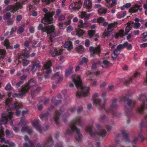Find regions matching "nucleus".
<instances>
[{"instance_id": "f257e3e1", "label": "nucleus", "mask_w": 147, "mask_h": 147, "mask_svg": "<svg viewBox=\"0 0 147 147\" xmlns=\"http://www.w3.org/2000/svg\"><path fill=\"white\" fill-rule=\"evenodd\" d=\"M72 78L78 88H80L81 90L80 91H77L76 95L77 97H82L88 96L89 93V87L82 85L80 76L78 75H74L72 76Z\"/></svg>"}, {"instance_id": "f03ea898", "label": "nucleus", "mask_w": 147, "mask_h": 147, "mask_svg": "<svg viewBox=\"0 0 147 147\" xmlns=\"http://www.w3.org/2000/svg\"><path fill=\"white\" fill-rule=\"evenodd\" d=\"M77 124L79 125H82V123L80 120V117H78L73 120V123H71L70 127V129H68L67 131V133L68 134H71L72 132H75L76 135L75 136V139L78 142L80 141L82 138V136L80 134V130L76 126Z\"/></svg>"}, {"instance_id": "7ed1b4c3", "label": "nucleus", "mask_w": 147, "mask_h": 147, "mask_svg": "<svg viewBox=\"0 0 147 147\" xmlns=\"http://www.w3.org/2000/svg\"><path fill=\"white\" fill-rule=\"evenodd\" d=\"M36 84V82L33 79H31L28 83L23 86L20 93L19 94H15L12 96L13 97H21L28 92L30 87L35 85Z\"/></svg>"}, {"instance_id": "20e7f679", "label": "nucleus", "mask_w": 147, "mask_h": 147, "mask_svg": "<svg viewBox=\"0 0 147 147\" xmlns=\"http://www.w3.org/2000/svg\"><path fill=\"white\" fill-rule=\"evenodd\" d=\"M13 114L12 112L7 111L6 114H3L2 115L1 119L0 118V138L4 135L3 131L1 124H5L7 123L8 120H11Z\"/></svg>"}, {"instance_id": "39448f33", "label": "nucleus", "mask_w": 147, "mask_h": 147, "mask_svg": "<svg viewBox=\"0 0 147 147\" xmlns=\"http://www.w3.org/2000/svg\"><path fill=\"white\" fill-rule=\"evenodd\" d=\"M27 0H24L21 2H18L15 3L14 5H9L3 10V12H5L7 11H11V12L14 13L17 10L22 8V5L24 3L26 2Z\"/></svg>"}, {"instance_id": "423d86ee", "label": "nucleus", "mask_w": 147, "mask_h": 147, "mask_svg": "<svg viewBox=\"0 0 147 147\" xmlns=\"http://www.w3.org/2000/svg\"><path fill=\"white\" fill-rule=\"evenodd\" d=\"M139 99L142 101V104L141 106L137 109V111L139 113H142L144 110L147 109V98L146 94H142L139 97Z\"/></svg>"}, {"instance_id": "0eeeda50", "label": "nucleus", "mask_w": 147, "mask_h": 147, "mask_svg": "<svg viewBox=\"0 0 147 147\" xmlns=\"http://www.w3.org/2000/svg\"><path fill=\"white\" fill-rule=\"evenodd\" d=\"M54 14L53 12H49L45 14V17L42 20V22L44 24H48L51 23L53 21V16Z\"/></svg>"}, {"instance_id": "6e6552de", "label": "nucleus", "mask_w": 147, "mask_h": 147, "mask_svg": "<svg viewBox=\"0 0 147 147\" xmlns=\"http://www.w3.org/2000/svg\"><path fill=\"white\" fill-rule=\"evenodd\" d=\"M86 131L87 133H88L92 136H94L96 135H99L102 137L105 136L106 135V132L105 130H100L99 132L96 134L93 133L92 130V126L89 125L88 126L86 129Z\"/></svg>"}, {"instance_id": "1a4fd4ad", "label": "nucleus", "mask_w": 147, "mask_h": 147, "mask_svg": "<svg viewBox=\"0 0 147 147\" xmlns=\"http://www.w3.org/2000/svg\"><path fill=\"white\" fill-rule=\"evenodd\" d=\"M117 25V23L114 22L113 23L109 24L108 25L107 30H105L103 33V36L104 37L108 35L110 32H112L114 30V28Z\"/></svg>"}, {"instance_id": "9d476101", "label": "nucleus", "mask_w": 147, "mask_h": 147, "mask_svg": "<svg viewBox=\"0 0 147 147\" xmlns=\"http://www.w3.org/2000/svg\"><path fill=\"white\" fill-rule=\"evenodd\" d=\"M82 2L80 1L71 3L69 6V9L71 11L79 10L82 6Z\"/></svg>"}, {"instance_id": "9b49d317", "label": "nucleus", "mask_w": 147, "mask_h": 147, "mask_svg": "<svg viewBox=\"0 0 147 147\" xmlns=\"http://www.w3.org/2000/svg\"><path fill=\"white\" fill-rule=\"evenodd\" d=\"M52 65V63L50 60L48 61L44 65L42 70L45 74H48L51 73V70L50 67Z\"/></svg>"}, {"instance_id": "f8f14e48", "label": "nucleus", "mask_w": 147, "mask_h": 147, "mask_svg": "<svg viewBox=\"0 0 147 147\" xmlns=\"http://www.w3.org/2000/svg\"><path fill=\"white\" fill-rule=\"evenodd\" d=\"M89 50L90 51L92 52V53L90 54V56L93 57H94L95 55L100 53L101 51L100 45H98V46L95 47H90L89 48Z\"/></svg>"}, {"instance_id": "ddd939ff", "label": "nucleus", "mask_w": 147, "mask_h": 147, "mask_svg": "<svg viewBox=\"0 0 147 147\" xmlns=\"http://www.w3.org/2000/svg\"><path fill=\"white\" fill-rule=\"evenodd\" d=\"M55 29V27L53 25L47 26L45 27L44 31H45V32H46L47 34H49L54 32Z\"/></svg>"}, {"instance_id": "4468645a", "label": "nucleus", "mask_w": 147, "mask_h": 147, "mask_svg": "<svg viewBox=\"0 0 147 147\" xmlns=\"http://www.w3.org/2000/svg\"><path fill=\"white\" fill-rule=\"evenodd\" d=\"M63 49H60L59 51L56 49H53L50 50V53L53 57H54L60 55Z\"/></svg>"}, {"instance_id": "2eb2a0df", "label": "nucleus", "mask_w": 147, "mask_h": 147, "mask_svg": "<svg viewBox=\"0 0 147 147\" xmlns=\"http://www.w3.org/2000/svg\"><path fill=\"white\" fill-rule=\"evenodd\" d=\"M139 9L140 11H141L142 10V8H141V7L137 4L135 5L134 7L131 8L129 11L130 12L135 13L138 11Z\"/></svg>"}, {"instance_id": "dca6fc26", "label": "nucleus", "mask_w": 147, "mask_h": 147, "mask_svg": "<svg viewBox=\"0 0 147 147\" xmlns=\"http://www.w3.org/2000/svg\"><path fill=\"white\" fill-rule=\"evenodd\" d=\"M63 113L64 112H62L61 113H59H59L57 111H55V115L54 116V119L57 124H58V120L60 117L63 116Z\"/></svg>"}, {"instance_id": "f3484780", "label": "nucleus", "mask_w": 147, "mask_h": 147, "mask_svg": "<svg viewBox=\"0 0 147 147\" xmlns=\"http://www.w3.org/2000/svg\"><path fill=\"white\" fill-rule=\"evenodd\" d=\"M128 42H126L123 44L119 45L117 46V48L115 50H116V51H121L124 48H126V47L128 45Z\"/></svg>"}, {"instance_id": "a211bd4d", "label": "nucleus", "mask_w": 147, "mask_h": 147, "mask_svg": "<svg viewBox=\"0 0 147 147\" xmlns=\"http://www.w3.org/2000/svg\"><path fill=\"white\" fill-rule=\"evenodd\" d=\"M24 140L25 141H27L29 143L28 144L25 143L24 144V147H30L31 146H32L33 144L32 141H30L28 137L26 136L24 137Z\"/></svg>"}, {"instance_id": "6ab92c4d", "label": "nucleus", "mask_w": 147, "mask_h": 147, "mask_svg": "<svg viewBox=\"0 0 147 147\" xmlns=\"http://www.w3.org/2000/svg\"><path fill=\"white\" fill-rule=\"evenodd\" d=\"M84 6L87 9H90L92 6V2L91 0H85Z\"/></svg>"}, {"instance_id": "aec40b11", "label": "nucleus", "mask_w": 147, "mask_h": 147, "mask_svg": "<svg viewBox=\"0 0 147 147\" xmlns=\"http://www.w3.org/2000/svg\"><path fill=\"white\" fill-rule=\"evenodd\" d=\"M80 15L81 18H84L85 20H88L90 15L89 13L86 14L85 12L82 11L81 12Z\"/></svg>"}, {"instance_id": "412c9836", "label": "nucleus", "mask_w": 147, "mask_h": 147, "mask_svg": "<svg viewBox=\"0 0 147 147\" xmlns=\"http://www.w3.org/2000/svg\"><path fill=\"white\" fill-rule=\"evenodd\" d=\"M64 46L65 48H67L68 50H71L73 48L72 43L71 41H68L65 42Z\"/></svg>"}, {"instance_id": "4be33fe9", "label": "nucleus", "mask_w": 147, "mask_h": 147, "mask_svg": "<svg viewBox=\"0 0 147 147\" xmlns=\"http://www.w3.org/2000/svg\"><path fill=\"white\" fill-rule=\"evenodd\" d=\"M39 120H37L32 123L33 127H35L36 129L40 133L41 132V127L39 125Z\"/></svg>"}, {"instance_id": "5701e85b", "label": "nucleus", "mask_w": 147, "mask_h": 147, "mask_svg": "<svg viewBox=\"0 0 147 147\" xmlns=\"http://www.w3.org/2000/svg\"><path fill=\"white\" fill-rule=\"evenodd\" d=\"M4 46L6 47V49H13V47L12 46H10V43L9 40L7 39H5L3 43Z\"/></svg>"}, {"instance_id": "b1692460", "label": "nucleus", "mask_w": 147, "mask_h": 147, "mask_svg": "<svg viewBox=\"0 0 147 147\" xmlns=\"http://www.w3.org/2000/svg\"><path fill=\"white\" fill-rule=\"evenodd\" d=\"M53 80H58V82H59L62 80V78L61 75H59V72H57L53 76L52 78Z\"/></svg>"}, {"instance_id": "393cba45", "label": "nucleus", "mask_w": 147, "mask_h": 147, "mask_svg": "<svg viewBox=\"0 0 147 147\" xmlns=\"http://www.w3.org/2000/svg\"><path fill=\"white\" fill-rule=\"evenodd\" d=\"M88 25L87 23H83V21L82 20H80L79 22L78 26L80 28H85L88 26Z\"/></svg>"}, {"instance_id": "a878e982", "label": "nucleus", "mask_w": 147, "mask_h": 147, "mask_svg": "<svg viewBox=\"0 0 147 147\" xmlns=\"http://www.w3.org/2000/svg\"><path fill=\"white\" fill-rule=\"evenodd\" d=\"M135 102L134 100L129 99L127 100V105L128 107L130 108L131 109H132L133 107H134ZM130 109V108H129Z\"/></svg>"}, {"instance_id": "bb28decb", "label": "nucleus", "mask_w": 147, "mask_h": 147, "mask_svg": "<svg viewBox=\"0 0 147 147\" xmlns=\"http://www.w3.org/2000/svg\"><path fill=\"white\" fill-rule=\"evenodd\" d=\"M140 74L138 72H136L134 74L133 77H132L130 78L129 79L126 81V83L127 84H129L131 82L134 78H136L137 77L139 76L140 75Z\"/></svg>"}, {"instance_id": "cd10ccee", "label": "nucleus", "mask_w": 147, "mask_h": 147, "mask_svg": "<svg viewBox=\"0 0 147 147\" xmlns=\"http://www.w3.org/2000/svg\"><path fill=\"white\" fill-rule=\"evenodd\" d=\"M77 52L80 53H82L84 52V50L82 46L80 45L76 48Z\"/></svg>"}, {"instance_id": "c85d7f7f", "label": "nucleus", "mask_w": 147, "mask_h": 147, "mask_svg": "<svg viewBox=\"0 0 147 147\" xmlns=\"http://www.w3.org/2000/svg\"><path fill=\"white\" fill-rule=\"evenodd\" d=\"M107 9H105L103 7H102L99 8L98 10V13L100 15L103 14H105L107 11Z\"/></svg>"}, {"instance_id": "c756f323", "label": "nucleus", "mask_w": 147, "mask_h": 147, "mask_svg": "<svg viewBox=\"0 0 147 147\" xmlns=\"http://www.w3.org/2000/svg\"><path fill=\"white\" fill-rule=\"evenodd\" d=\"M73 67L72 66H70L66 70L65 72L66 76H68L72 73Z\"/></svg>"}, {"instance_id": "7c9ffc66", "label": "nucleus", "mask_w": 147, "mask_h": 147, "mask_svg": "<svg viewBox=\"0 0 147 147\" xmlns=\"http://www.w3.org/2000/svg\"><path fill=\"white\" fill-rule=\"evenodd\" d=\"M31 63L32 65L36 68H39L40 67V63L38 61H33Z\"/></svg>"}, {"instance_id": "2f4dec72", "label": "nucleus", "mask_w": 147, "mask_h": 147, "mask_svg": "<svg viewBox=\"0 0 147 147\" xmlns=\"http://www.w3.org/2000/svg\"><path fill=\"white\" fill-rule=\"evenodd\" d=\"M11 100L10 98H7L6 100L5 104L6 106H7L9 109H11L12 108V107L11 104Z\"/></svg>"}, {"instance_id": "473e14b6", "label": "nucleus", "mask_w": 147, "mask_h": 147, "mask_svg": "<svg viewBox=\"0 0 147 147\" xmlns=\"http://www.w3.org/2000/svg\"><path fill=\"white\" fill-rule=\"evenodd\" d=\"M22 56L24 57L28 58L30 57L29 53L28 51H27L26 49H25L22 52Z\"/></svg>"}, {"instance_id": "72a5a7b5", "label": "nucleus", "mask_w": 147, "mask_h": 147, "mask_svg": "<svg viewBox=\"0 0 147 147\" xmlns=\"http://www.w3.org/2000/svg\"><path fill=\"white\" fill-rule=\"evenodd\" d=\"M124 36V30H120L119 32L117 33L115 35V38H117L119 37H123Z\"/></svg>"}, {"instance_id": "f704fd0d", "label": "nucleus", "mask_w": 147, "mask_h": 147, "mask_svg": "<svg viewBox=\"0 0 147 147\" xmlns=\"http://www.w3.org/2000/svg\"><path fill=\"white\" fill-rule=\"evenodd\" d=\"M76 34L79 36H82L85 33V32L83 30L81 29H76Z\"/></svg>"}, {"instance_id": "c9c22d12", "label": "nucleus", "mask_w": 147, "mask_h": 147, "mask_svg": "<svg viewBox=\"0 0 147 147\" xmlns=\"http://www.w3.org/2000/svg\"><path fill=\"white\" fill-rule=\"evenodd\" d=\"M140 38L143 41L147 40V32H145L141 34Z\"/></svg>"}, {"instance_id": "e433bc0d", "label": "nucleus", "mask_w": 147, "mask_h": 147, "mask_svg": "<svg viewBox=\"0 0 147 147\" xmlns=\"http://www.w3.org/2000/svg\"><path fill=\"white\" fill-rule=\"evenodd\" d=\"M6 51L4 49H0V59H3L5 56Z\"/></svg>"}, {"instance_id": "4c0bfd02", "label": "nucleus", "mask_w": 147, "mask_h": 147, "mask_svg": "<svg viewBox=\"0 0 147 147\" xmlns=\"http://www.w3.org/2000/svg\"><path fill=\"white\" fill-rule=\"evenodd\" d=\"M22 106V104L19 102H16L14 103V108L16 109H18L21 108Z\"/></svg>"}, {"instance_id": "58836bf2", "label": "nucleus", "mask_w": 147, "mask_h": 147, "mask_svg": "<svg viewBox=\"0 0 147 147\" xmlns=\"http://www.w3.org/2000/svg\"><path fill=\"white\" fill-rule=\"evenodd\" d=\"M118 52L116 50H115L113 53L112 54V57L113 59H116L117 57Z\"/></svg>"}, {"instance_id": "ea45409f", "label": "nucleus", "mask_w": 147, "mask_h": 147, "mask_svg": "<svg viewBox=\"0 0 147 147\" xmlns=\"http://www.w3.org/2000/svg\"><path fill=\"white\" fill-rule=\"evenodd\" d=\"M98 64H100V61H98L97 62H93L92 64V69H96L97 68Z\"/></svg>"}, {"instance_id": "a19ab883", "label": "nucleus", "mask_w": 147, "mask_h": 147, "mask_svg": "<svg viewBox=\"0 0 147 147\" xmlns=\"http://www.w3.org/2000/svg\"><path fill=\"white\" fill-rule=\"evenodd\" d=\"M103 64L104 65L102 66L103 67H105L106 68L108 67L110 64L109 62L106 60H104L103 61Z\"/></svg>"}, {"instance_id": "79ce46f5", "label": "nucleus", "mask_w": 147, "mask_h": 147, "mask_svg": "<svg viewBox=\"0 0 147 147\" xmlns=\"http://www.w3.org/2000/svg\"><path fill=\"white\" fill-rule=\"evenodd\" d=\"M93 102L94 104L100 105L102 104L100 100L98 98L94 99H93Z\"/></svg>"}, {"instance_id": "37998d69", "label": "nucleus", "mask_w": 147, "mask_h": 147, "mask_svg": "<svg viewBox=\"0 0 147 147\" xmlns=\"http://www.w3.org/2000/svg\"><path fill=\"white\" fill-rule=\"evenodd\" d=\"M50 34L51 37L49 38V41L52 42L53 41L52 38L55 37L56 36V34L55 32H54L51 34Z\"/></svg>"}, {"instance_id": "c03bdc74", "label": "nucleus", "mask_w": 147, "mask_h": 147, "mask_svg": "<svg viewBox=\"0 0 147 147\" xmlns=\"http://www.w3.org/2000/svg\"><path fill=\"white\" fill-rule=\"evenodd\" d=\"M127 24V26L126 27L125 30V33L126 34H127L131 29L130 23H128Z\"/></svg>"}, {"instance_id": "a18cd8bd", "label": "nucleus", "mask_w": 147, "mask_h": 147, "mask_svg": "<svg viewBox=\"0 0 147 147\" xmlns=\"http://www.w3.org/2000/svg\"><path fill=\"white\" fill-rule=\"evenodd\" d=\"M106 3L105 4V6L108 8L112 7V5L111 3V0H105Z\"/></svg>"}, {"instance_id": "49530a36", "label": "nucleus", "mask_w": 147, "mask_h": 147, "mask_svg": "<svg viewBox=\"0 0 147 147\" xmlns=\"http://www.w3.org/2000/svg\"><path fill=\"white\" fill-rule=\"evenodd\" d=\"M24 30V26H21L19 27L18 30L17 31V33L19 34H21L23 32Z\"/></svg>"}, {"instance_id": "de8ad7c7", "label": "nucleus", "mask_w": 147, "mask_h": 147, "mask_svg": "<svg viewBox=\"0 0 147 147\" xmlns=\"http://www.w3.org/2000/svg\"><path fill=\"white\" fill-rule=\"evenodd\" d=\"M11 14L10 13H7L3 16V19L5 20L9 19L11 17Z\"/></svg>"}, {"instance_id": "09e8293b", "label": "nucleus", "mask_w": 147, "mask_h": 147, "mask_svg": "<svg viewBox=\"0 0 147 147\" xmlns=\"http://www.w3.org/2000/svg\"><path fill=\"white\" fill-rule=\"evenodd\" d=\"M52 144V142L51 138H50L49 140H47L45 144V146L48 147V146H50Z\"/></svg>"}, {"instance_id": "8fccbe9b", "label": "nucleus", "mask_w": 147, "mask_h": 147, "mask_svg": "<svg viewBox=\"0 0 147 147\" xmlns=\"http://www.w3.org/2000/svg\"><path fill=\"white\" fill-rule=\"evenodd\" d=\"M43 73L42 71L41 72H39L37 73V75L38 77V80L40 81H41L42 80V75Z\"/></svg>"}, {"instance_id": "3c124183", "label": "nucleus", "mask_w": 147, "mask_h": 147, "mask_svg": "<svg viewBox=\"0 0 147 147\" xmlns=\"http://www.w3.org/2000/svg\"><path fill=\"white\" fill-rule=\"evenodd\" d=\"M88 61V59L86 58L83 57L82 58V61L80 62L79 64L80 65L84 63H86Z\"/></svg>"}, {"instance_id": "603ef678", "label": "nucleus", "mask_w": 147, "mask_h": 147, "mask_svg": "<svg viewBox=\"0 0 147 147\" xmlns=\"http://www.w3.org/2000/svg\"><path fill=\"white\" fill-rule=\"evenodd\" d=\"M95 33V31L93 30H91L89 31L88 35L90 38L92 37Z\"/></svg>"}, {"instance_id": "864d4df0", "label": "nucleus", "mask_w": 147, "mask_h": 147, "mask_svg": "<svg viewBox=\"0 0 147 147\" xmlns=\"http://www.w3.org/2000/svg\"><path fill=\"white\" fill-rule=\"evenodd\" d=\"M105 19L103 17H99L97 19V22L98 23H102L104 21Z\"/></svg>"}, {"instance_id": "5fc2aeb1", "label": "nucleus", "mask_w": 147, "mask_h": 147, "mask_svg": "<svg viewBox=\"0 0 147 147\" xmlns=\"http://www.w3.org/2000/svg\"><path fill=\"white\" fill-rule=\"evenodd\" d=\"M5 89L6 90H9L12 89L11 85L10 84H7L5 87Z\"/></svg>"}, {"instance_id": "6e6d98bb", "label": "nucleus", "mask_w": 147, "mask_h": 147, "mask_svg": "<svg viewBox=\"0 0 147 147\" xmlns=\"http://www.w3.org/2000/svg\"><path fill=\"white\" fill-rule=\"evenodd\" d=\"M45 28L44 27H43V25L42 24H39L38 27V30H41L43 32H45V31H44V29Z\"/></svg>"}, {"instance_id": "4d7b16f0", "label": "nucleus", "mask_w": 147, "mask_h": 147, "mask_svg": "<svg viewBox=\"0 0 147 147\" xmlns=\"http://www.w3.org/2000/svg\"><path fill=\"white\" fill-rule=\"evenodd\" d=\"M73 28L72 26H69L67 27V30L68 32H70L73 31Z\"/></svg>"}, {"instance_id": "13d9d810", "label": "nucleus", "mask_w": 147, "mask_h": 147, "mask_svg": "<svg viewBox=\"0 0 147 147\" xmlns=\"http://www.w3.org/2000/svg\"><path fill=\"white\" fill-rule=\"evenodd\" d=\"M29 63V61L27 60H24L23 62V65L24 66H26Z\"/></svg>"}, {"instance_id": "bf43d9fd", "label": "nucleus", "mask_w": 147, "mask_h": 147, "mask_svg": "<svg viewBox=\"0 0 147 147\" xmlns=\"http://www.w3.org/2000/svg\"><path fill=\"white\" fill-rule=\"evenodd\" d=\"M140 24L138 22H135L134 23V27L135 28H138L140 26Z\"/></svg>"}, {"instance_id": "052dcab7", "label": "nucleus", "mask_w": 147, "mask_h": 147, "mask_svg": "<svg viewBox=\"0 0 147 147\" xmlns=\"http://www.w3.org/2000/svg\"><path fill=\"white\" fill-rule=\"evenodd\" d=\"M5 143L9 144L10 147H14L15 146V144L11 142L9 143V141L8 140L5 141Z\"/></svg>"}, {"instance_id": "680f3d73", "label": "nucleus", "mask_w": 147, "mask_h": 147, "mask_svg": "<svg viewBox=\"0 0 147 147\" xmlns=\"http://www.w3.org/2000/svg\"><path fill=\"white\" fill-rule=\"evenodd\" d=\"M31 41V40H29V41H26L24 43V46L26 47H28Z\"/></svg>"}, {"instance_id": "e2e57ef3", "label": "nucleus", "mask_w": 147, "mask_h": 147, "mask_svg": "<svg viewBox=\"0 0 147 147\" xmlns=\"http://www.w3.org/2000/svg\"><path fill=\"white\" fill-rule=\"evenodd\" d=\"M65 18V17L64 15H60L59 18V20L61 21L64 20Z\"/></svg>"}, {"instance_id": "0e129e2a", "label": "nucleus", "mask_w": 147, "mask_h": 147, "mask_svg": "<svg viewBox=\"0 0 147 147\" xmlns=\"http://www.w3.org/2000/svg\"><path fill=\"white\" fill-rule=\"evenodd\" d=\"M37 68H36L35 67L32 65L31 69V71H32V73H34L35 72Z\"/></svg>"}, {"instance_id": "69168bd1", "label": "nucleus", "mask_w": 147, "mask_h": 147, "mask_svg": "<svg viewBox=\"0 0 147 147\" xmlns=\"http://www.w3.org/2000/svg\"><path fill=\"white\" fill-rule=\"evenodd\" d=\"M85 45L87 47H88L89 46L90 41L89 40L87 39L86 40L85 42Z\"/></svg>"}, {"instance_id": "338daca9", "label": "nucleus", "mask_w": 147, "mask_h": 147, "mask_svg": "<svg viewBox=\"0 0 147 147\" xmlns=\"http://www.w3.org/2000/svg\"><path fill=\"white\" fill-rule=\"evenodd\" d=\"M61 12V10L60 9H59L56 10V15L58 16Z\"/></svg>"}, {"instance_id": "774afa93", "label": "nucleus", "mask_w": 147, "mask_h": 147, "mask_svg": "<svg viewBox=\"0 0 147 147\" xmlns=\"http://www.w3.org/2000/svg\"><path fill=\"white\" fill-rule=\"evenodd\" d=\"M147 47V42L143 43L140 45V47L142 48H145Z\"/></svg>"}]
</instances>
